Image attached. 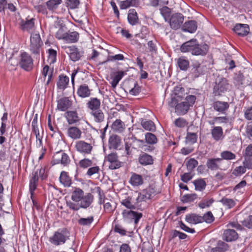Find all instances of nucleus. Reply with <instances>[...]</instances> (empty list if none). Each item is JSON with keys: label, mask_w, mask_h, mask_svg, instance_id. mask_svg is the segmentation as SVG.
I'll use <instances>...</instances> for the list:
<instances>
[{"label": "nucleus", "mask_w": 252, "mask_h": 252, "mask_svg": "<svg viewBox=\"0 0 252 252\" xmlns=\"http://www.w3.org/2000/svg\"><path fill=\"white\" fill-rule=\"evenodd\" d=\"M196 100V96L193 95H189L186 97L185 101L178 103L175 107L177 112L182 115L186 114L189 107L193 105Z\"/></svg>", "instance_id": "obj_1"}, {"label": "nucleus", "mask_w": 252, "mask_h": 252, "mask_svg": "<svg viewBox=\"0 0 252 252\" xmlns=\"http://www.w3.org/2000/svg\"><path fill=\"white\" fill-rule=\"evenodd\" d=\"M43 45L40 35L39 33H33L31 35L30 50L35 55L39 56L40 48Z\"/></svg>", "instance_id": "obj_2"}, {"label": "nucleus", "mask_w": 252, "mask_h": 252, "mask_svg": "<svg viewBox=\"0 0 252 252\" xmlns=\"http://www.w3.org/2000/svg\"><path fill=\"white\" fill-rule=\"evenodd\" d=\"M229 89V84L226 78L218 77L214 87L213 94L215 96L220 95Z\"/></svg>", "instance_id": "obj_3"}, {"label": "nucleus", "mask_w": 252, "mask_h": 252, "mask_svg": "<svg viewBox=\"0 0 252 252\" xmlns=\"http://www.w3.org/2000/svg\"><path fill=\"white\" fill-rule=\"evenodd\" d=\"M19 64L20 67L26 71H30L33 68V60L31 56L26 52L21 54Z\"/></svg>", "instance_id": "obj_4"}, {"label": "nucleus", "mask_w": 252, "mask_h": 252, "mask_svg": "<svg viewBox=\"0 0 252 252\" xmlns=\"http://www.w3.org/2000/svg\"><path fill=\"white\" fill-rule=\"evenodd\" d=\"M105 160L109 162V168L111 170L119 169L123 165V162L119 160V157L116 153L108 154L105 157Z\"/></svg>", "instance_id": "obj_5"}, {"label": "nucleus", "mask_w": 252, "mask_h": 252, "mask_svg": "<svg viewBox=\"0 0 252 252\" xmlns=\"http://www.w3.org/2000/svg\"><path fill=\"white\" fill-rule=\"evenodd\" d=\"M122 216L125 221L131 222L134 220V223L137 224L142 217V214L141 213H137L131 210H124L122 212Z\"/></svg>", "instance_id": "obj_6"}, {"label": "nucleus", "mask_w": 252, "mask_h": 252, "mask_svg": "<svg viewBox=\"0 0 252 252\" xmlns=\"http://www.w3.org/2000/svg\"><path fill=\"white\" fill-rule=\"evenodd\" d=\"M75 148L78 152L85 155L91 154L93 148L91 144L79 140L76 142Z\"/></svg>", "instance_id": "obj_7"}, {"label": "nucleus", "mask_w": 252, "mask_h": 252, "mask_svg": "<svg viewBox=\"0 0 252 252\" xmlns=\"http://www.w3.org/2000/svg\"><path fill=\"white\" fill-rule=\"evenodd\" d=\"M66 241V236L65 234V231H56L54 235L49 238V241L52 244L55 246H59L63 245L65 243Z\"/></svg>", "instance_id": "obj_8"}, {"label": "nucleus", "mask_w": 252, "mask_h": 252, "mask_svg": "<svg viewBox=\"0 0 252 252\" xmlns=\"http://www.w3.org/2000/svg\"><path fill=\"white\" fill-rule=\"evenodd\" d=\"M155 194V190L154 189L151 187H149L139 193L138 196L136 197V200H137L139 204H141L142 202H145L151 199Z\"/></svg>", "instance_id": "obj_9"}, {"label": "nucleus", "mask_w": 252, "mask_h": 252, "mask_svg": "<svg viewBox=\"0 0 252 252\" xmlns=\"http://www.w3.org/2000/svg\"><path fill=\"white\" fill-rule=\"evenodd\" d=\"M184 20L183 15L180 13L172 14L169 19V22L171 28L175 30L179 29Z\"/></svg>", "instance_id": "obj_10"}, {"label": "nucleus", "mask_w": 252, "mask_h": 252, "mask_svg": "<svg viewBox=\"0 0 252 252\" xmlns=\"http://www.w3.org/2000/svg\"><path fill=\"white\" fill-rule=\"evenodd\" d=\"M52 162L53 164L61 163L64 166H67L70 163V159L66 153L61 151L54 155Z\"/></svg>", "instance_id": "obj_11"}, {"label": "nucleus", "mask_w": 252, "mask_h": 252, "mask_svg": "<svg viewBox=\"0 0 252 252\" xmlns=\"http://www.w3.org/2000/svg\"><path fill=\"white\" fill-rule=\"evenodd\" d=\"M208 70L206 65L200 63L198 62H195L192 64L191 73L195 78L198 77L200 75L204 74Z\"/></svg>", "instance_id": "obj_12"}, {"label": "nucleus", "mask_w": 252, "mask_h": 252, "mask_svg": "<svg viewBox=\"0 0 252 252\" xmlns=\"http://www.w3.org/2000/svg\"><path fill=\"white\" fill-rule=\"evenodd\" d=\"M72 101L69 97H63L57 101V109L61 111H65L70 108Z\"/></svg>", "instance_id": "obj_13"}, {"label": "nucleus", "mask_w": 252, "mask_h": 252, "mask_svg": "<svg viewBox=\"0 0 252 252\" xmlns=\"http://www.w3.org/2000/svg\"><path fill=\"white\" fill-rule=\"evenodd\" d=\"M65 49L66 52L69 55L70 59L73 62L80 60L83 53L79 51L74 46L65 47Z\"/></svg>", "instance_id": "obj_14"}, {"label": "nucleus", "mask_w": 252, "mask_h": 252, "mask_svg": "<svg viewBox=\"0 0 252 252\" xmlns=\"http://www.w3.org/2000/svg\"><path fill=\"white\" fill-rule=\"evenodd\" d=\"M121 204L130 210L138 209L141 206V204H139L136 198L134 199L132 196H128L125 199L122 200Z\"/></svg>", "instance_id": "obj_15"}, {"label": "nucleus", "mask_w": 252, "mask_h": 252, "mask_svg": "<svg viewBox=\"0 0 252 252\" xmlns=\"http://www.w3.org/2000/svg\"><path fill=\"white\" fill-rule=\"evenodd\" d=\"M67 123L69 125H73L80 122L81 119L76 110L67 111L64 114Z\"/></svg>", "instance_id": "obj_16"}, {"label": "nucleus", "mask_w": 252, "mask_h": 252, "mask_svg": "<svg viewBox=\"0 0 252 252\" xmlns=\"http://www.w3.org/2000/svg\"><path fill=\"white\" fill-rule=\"evenodd\" d=\"M38 180L39 177L37 170L32 172L30 180L29 190L31 193V198L33 196L34 191L37 187Z\"/></svg>", "instance_id": "obj_17"}, {"label": "nucleus", "mask_w": 252, "mask_h": 252, "mask_svg": "<svg viewBox=\"0 0 252 252\" xmlns=\"http://www.w3.org/2000/svg\"><path fill=\"white\" fill-rule=\"evenodd\" d=\"M196 41L197 39L192 38L184 43L180 47L181 52L182 53L190 52L193 55Z\"/></svg>", "instance_id": "obj_18"}, {"label": "nucleus", "mask_w": 252, "mask_h": 252, "mask_svg": "<svg viewBox=\"0 0 252 252\" xmlns=\"http://www.w3.org/2000/svg\"><path fill=\"white\" fill-rule=\"evenodd\" d=\"M214 109L221 114H225L229 108L228 102L221 101H216L212 104Z\"/></svg>", "instance_id": "obj_19"}, {"label": "nucleus", "mask_w": 252, "mask_h": 252, "mask_svg": "<svg viewBox=\"0 0 252 252\" xmlns=\"http://www.w3.org/2000/svg\"><path fill=\"white\" fill-rule=\"evenodd\" d=\"M234 32L241 36H246L250 32L248 25L244 24H237L233 28Z\"/></svg>", "instance_id": "obj_20"}, {"label": "nucleus", "mask_w": 252, "mask_h": 252, "mask_svg": "<svg viewBox=\"0 0 252 252\" xmlns=\"http://www.w3.org/2000/svg\"><path fill=\"white\" fill-rule=\"evenodd\" d=\"M222 162V158H210L208 159L206 162L207 168L211 170H221L220 167V164Z\"/></svg>", "instance_id": "obj_21"}, {"label": "nucleus", "mask_w": 252, "mask_h": 252, "mask_svg": "<svg viewBox=\"0 0 252 252\" xmlns=\"http://www.w3.org/2000/svg\"><path fill=\"white\" fill-rule=\"evenodd\" d=\"M238 238V234L233 229H228L224 231L222 238L226 242H231L236 240Z\"/></svg>", "instance_id": "obj_22"}, {"label": "nucleus", "mask_w": 252, "mask_h": 252, "mask_svg": "<svg viewBox=\"0 0 252 252\" xmlns=\"http://www.w3.org/2000/svg\"><path fill=\"white\" fill-rule=\"evenodd\" d=\"M209 47L206 44H199L197 40L192 55L204 56L208 51Z\"/></svg>", "instance_id": "obj_23"}, {"label": "nucleus", "mask_w": 252, "mask_h": 252, "mask_svg": "<svg viewBox=\"0 0 252 252\" xmlns=\"http://www.w3.org/2000/svg\"><path fill=\"white\" fill-rule=\"evenodd\" d=\"M197 23L195 20L186 21L182 26L181 29L184 32L194 33L197 30Z\"/></svg>", "instance_id": "obj_24"}, {"label": "nucleus", "mask_w": 252, "mask_h": 252, "mask_svg": "<svg viewBox=\"0 0 252 252\" xmlns=\"http://www.w3.org/2000/svg\"><path fill=\"white\" fill-rule=\"evenodd\" d=\"M94 196L91 193H87L81 199L80 205L81 208L87 209L94 201Z\"/></svg>", "instance_id": "obj_25"}, {"label": "nucleus", "mask_w": 252, "mask_h": 252, "mask_svg": "<svg viewBox=\"0 0 252 252\" xmlns=\"http://www.w3.org/2000/svg\"><path fill=\"white\" fill-rule=\"evenodd\" d=\"M121 143L120 136L113 134L110 136L108 141L109 148L110 149H117Z\"/></svg>", "instance_id": "obj_26"}, {"label": "nucleus", "mask_w": 252, "mask_h": 252, "mask_svg": "<svg viewBox=\"0 0 252 252\" xmlns=\"http://www.w3.org/2000/svg\"><path fill=\"white\" fill-rule=\"evenodd\" d=\"M69 81L68 77L63 74L59 75L57 86L58 89L64 90L67 87Z\"/></svg>", "instance_id": "obj_27"}, {"label": "nucleus", "mask_w": 252, "mask_h": 252, "mask_svg": "<svg viewBox=\"0 0 252 252\" xmlns=\"http://www.w3.org/2000/svg\"><path fill=\"white\" fill-rule=\"evenodd\" d=\"M68 136L73 139H80L81 137L82 131L76 126H70L67 129Z\"/></svg>", "instance_id": "obj_28"}, {"label": "nucleus", "mask_w": 252, "mask_h": 252, "mask_svg": "<svg viewBox=\"0 0 252 252\" xmlns=\"http://www.w3.org/2000/svg\"><path fill=\"white\" fill-rule=\"evenodd\" d=\"M213 138L217 141L222 140L223 138V129L221 126H214L211 131Z\"/></svg>", "instance_id": "obj_29"}, {"label": "nucleus", "mask_w": 252, "mask_h": 252, "mask_svg": "<svg viewBox=\"0 0 252 252\" xmlns=\"http://www.w3.org/2000/svg\"><path fill=\"white\" fill-rule=\"evenodd\" d=\"M100 100L96 97H91L87 103V106L92 111L100 109Z\"/></svg>", "instance_id": "obj_30"}, {"label": "nucleus", "mask_w": 252, "mask_h": 252, "mask_svg": "<svg viewBox=\"0 0 252 252\" xmlns=\"http://www.w3.org/2000/svg\"><path fill=\"white\" fill-rule=\"evenodd\" d=\"M34 18H32L30 20H22L20 24L21 29L24 31L30 32L34 27Z\"/></svg>", "instance_id": "obj_31"}, {"label": "nucleus", "mask_w": 252, "mask_h": 252, "mask_svg": "<svg viewBox=\"0 0 252 252\" xmlns=\"http://www.w3.org/2000/svg\"><path fill=\"white\" fill-rule=\"evenodd\" d=\"M138 161L140 164L147 165L153 163V159L151 156L145 153H142L138 158Z\"/></svg>", "instance_id": "obj_32"}, {"label": "nucleus", "mask_w": 252, "mask_h": 252, "mask_svg": "<svg viewBox=\"0 0 252 252\" xmlns=\"http://www.w3.org/2000/svg\"><path fill=\"white\" fill-rule=\"evenodd\" d=\"M77 94L81 97H87L91 95V90L87 85L84 84L79 87Z\"/></svg>", "instance_id": "obj_33"}, {"label": "nucleus", "mask_w": 252, "mask_h": 252, "mask_svg": "<svg viewBox=\"0 0 252 252\" xmlns=\"http://www.w3.org/2000/svg\"><path fill=\"white\" fill-rule=\"evenodd\" d=\"M186 221L191 224H197L202 222V216L196 214H189L186 216Z\"/></svg>", "instance_id": "obj_34"}, {"label": "nucleus", "mask_w": 252, "mask_h": 252, "mask_svg": "<svg viewBox=\"0 0 252 252\" xmlns=\"http://www.w3.org/2000/svg\"><path fill=\"white\" fill-rule=\"evenodd\" d=\"M79 34L77 32H66L64 41L68 43H73L77 42Z\"/></svg>", "instance_id": "obj_35"}, {"label": "nucleus", "mask_w": 252, "mask_h": 252, "mask_svg": "<svg viewBox=\"0 0 252 252\" xmlns=\"http://www.w3.org/2000/svg\"><path fill=\"white\" fill-rule=\"evenodd\" d=\"M60 181L65 187H69L72 184V181L67 172L62 171L59 178Z\"/></svg>", "instance_id": "obj_36"}, {"label": "nucleus", "mask_w": 252, "mask_h": 252, "mask_svg": "<svg viewBox=\"0 0 252 252\" xmlns=\"http://www.w3.org/2000/svg\"><path fill=\"white\" fill-rule=\"evenodd\" d=\"M112 130L117 132H122L126 128L125 125L120 119H117L111 126Z\"/></svg>", "instance_id": "obj_37"}, {"label": "nucleus", "mask_w": 252, "mask_h": 252, "mask_svg": "<svg viewBox=\"0 0 252 252\" xmlns=\"http://www.w3.org/2000/svg\"><path fill=\"white\" fill-rule=\"evenodd\" d=\"M141 125L146 130L154 132L156 130V126L154 123L151 120H142Z\"/></svg>", "instance_id": "obj_38"}, {"label": "nucleus", "mask_w": 252, "mask_h": 252, "mask_svg": "<svg viewBox=\"0 0 252 252\" xmlns=\"http://www.w3.org/2000/svg\"><path fill=\"white\" fill-rule=\"evenodd\" d=\"M129 183L133 186H139L143 184V179L141 175L133 173L130 178Z\"/></svg>", "instance_id": "obj_39"}, {"label": "nucleus", "mask_w": 252, "mask_h": 252, "mask_svg": "<svg viewBox=\"0 0 252 252\" xmlns=\"http://www.w3.org/2000/svg\"><path fill=\"white\" fill-rule=\"evenodd\" d=\"M127 20L129 23L132 26L135 25L138 23V17L135 9H132L129 10L127 15Z\"/></svg>", "instance_id": "obj_40"}, {"label": "nucleus", "mask_w": 252, "mask_h": 252, "mask_svg": "<svg viewBox=\"0 0 252 252\" xmlns=\"http://www.w3.org/2000/svg\"><path fill=\"white\" fill-rule=\"evenodd\" d=\"M178 67L182 70H187L189 65V61L186 57L182 56L178 58L177 61Z\"/></svg>", "instance_id": "obj_41"}, {"label": "nucleus", "mask_w": 252, "mask_h": 252, "mask_svg": "<svg viewBox=\"0 0 252 252\" xmlns=\"http://www.w3.org/2000/svg\"><path fill=\"white\" fill-rule=\"evenodd\" d=\"M139 4L138 0H125L120 2V7L121 9H125L130 6H138Z\"/></svg>", "instance_id": "obj_42"}, {"label": "nucleus", "mask_w": 252, "mask_h": 252, "mask_svg": "<svg viewBox=\"0 0 252 252\" xmlns=\"http://www.w3.org/2000/svg\"><path fill=\"white\" fill-rule=\"evenodd\" d=\"M195 187V190L196 191H203L207 186L206 183L204 179H197L193 181Z\"/></svg>", "instance_id": "obj_43"}, {"label": "nucleus", "mask_w": 252, "mask_h": 252, "mask_svg": "<svg viewBox=\"0 0 252 252\" xmlns=\"http://www.w3.org/2000/svg\"><path fill=\"white\" fill-rule=\"evenodd\" d=\"M84 195V192L79 188H75L73 191L71 195V199L75 202H78Z\"/></svg>", "instance_id": "obj_44"}, {"label": "nucleus", "mask_w": 252, "mask_h": 252, "mask_svg": "<svg viewBox=\"0 0 252 252\" xmlns=\"http://www.w3.org/2000/svg\"><path fill=\"white\" fill-rule=\"evenodd\" d=\"M95 122L100 123L104 120V114L101 110L99 109L91 112Z\"/></svg>", "instance_id": "obj_45"}, {"label": "nucleus", "mask_w": 252, "mask_h": 252, "mask_svg": "<svg viewBox=\"0 0 252 252\" xmlns=\"http://www.w3.org/2000/svg\"><path fill=\"white\" fill-rule=\"evenodd\" d=\"M185 89L181 86H178L174 88L173 94L175 95V98L177 100L182 99L186 94Z\"/></svg>", "instance_id": "obj_46"}, {"label": "nucleus", "mask_w": 252, "mask_h": 252, "mask_svg": "<svg viewBox=\"0 0 252 252\" xmlns=\"http://www.w3.org/2000/svg\"><path fill=\"white\" fill-rule=\"evenodd\" d=\"M198 162L197 160L194 158H190L189 159L186 158V165L187 169L190 172L194 171L195 168L198 165Z\"/></svg>", "instance_id": "obj_47"}, {"label": "nucleus", "mask_w": 252, "mask_h": 252, "mask_svg": "<svg viewBox=\"0 0 252 252\" xmlns=\"http://www.w3.org/2000/svg\"><path fill=\"white\" fill-rule=\"evenodd\" d=\"M124 74L125 73L123 71H118L115 73V76L113 77L112 81L111 82V84L113 88H116L119 81L124 76Z\"/></svg>", "instance_id": "obj_48"}, {"label": "nucleus", "mask_w": 252, "mask_h": 252, "mask_svg": "<svg viewBox=\"0 0 252 252\" xmlns=\"http://www.w3.org/2000/svg\"><path fill=\"white\" fill-rule=\"evenodd\" d=\"M146 142L150 145H154L157 143L158 140L157 136L151 132H147L145 135Z\"/></svg>", "instance_id": "obj_49"}, {"label": "nucleus", "mask_w": 252, "mask_h": 252, "mask_svg": "<svg viewBox=\"0 0 252 252\" xmlns=\"http://www.w3.org/2000/svg\"><path fill=\"white\" fill-rule=\"evenodd\" d=\"M220 158H222V161L223 159L227 160L235 159L236 156L235 154L229 151H224L220 153Z\"/></svg>", "instance_id": "obj_50"}, {"label": "nucleus", "mask_w": 252, "mask_h": 252, "mask_svg": "<svg viewBox=\"0 0 252 252\" xmlns=\"http://www.w3.org/2000/svg\"><path fill=\"white\" fill-rule=\"evenodd\" d=\"M215 200L213 198L203 199L198 204L200 208L204 209L209 207L214 202Z\"/></svg>", "instance_id": "obj_51"}, {"label": "nucleus", "mask_w": 252, "mask_h": 252, "mask_svg": "<svg viewBox=\"0 0 252 252\" xmlns=\"http://www.w3.org/2000/svg\"><path fill=\"white\" fill-rule=\"evenodd\" d=\"M93 216H90L88 218H81L78 220L79 225L81 226H90L94 221Z\"/></svg>", "instance_id": "obj_52"}, {"label": "nucleus", "mask_w": 252, "mask_h": 252, "mask_svg": "<svg viewBox=\"0 0 252 252\" xmlns=\"http://www.w3.org/2000/svg\"><path fill=\"white\" fill-rule=\"evenodd\" d=\"M197 135L196 133L188 132L186 137V143L193 144L196 142Z\"/></svg>", "instance_id": "obj_53"}, {"label": "nucleus", "mask_w": 252, "mask_h": 252, "mask_svg": "<svg viewBox=\"0 0 252 252\" xmlns=\"http://www.w3.org/2000/svg\"><path fill=\"white\" fill-rule=\"evenodd\" d=\"M197 198L196 193L187 194L181 197V201L183 203H190L194 201Z\"/></svg>", "instance_id": "obj_54"}, {"label": "nucleus", "mask_w": 252, "mask_h": 252, "mask_svg": "<svg viewBox=\"0 0 252 252\" xmlns=\"http://www.w3.org/2000/svg\"><path fill=\"white\" fill-rule=\"evenodd\" d=\"M220 202L228 209H231L234 207L236 205L235 201L233 199L227 198L225 197H223Z\"/></svg>", "instance_id": "obj_55"}, {"label": "nucleus", "mask_w": 252, "mask_h": 252, "mask_svg": "<svg viewBox=\"0 0 252 252\" xmlns=\"http://www.w3.org/2000/svg\"><path fill=\"white\" fill-rule=\"evenodd\" d=\"M160 14L166 21H168L171 16V9L167 6H163L160 9Z\"/></svg>", "instance_id": "obj_56"}, {"label": "nucleus", "mask_w": 252, "mask_h": 252, "mask_svg": "<svg viewBox=\"0 0 252 252\" xmlns=\"http://www.w3.org/2000/svg\"><path fill=\"white\" fill-rule=\"evenodd\" d=\"M244 155L245 158L243 162L244 166L246 169H252V157L247 155L245 152Z\"/></svg>", "instance_id": "obj_57"}, {"label": "nucleus", "mask_w": 252, "mask_h": 252, "mask_svg": "<svg viewBox=\"0 0 252 252\" xmlns=\"http://www.w3.org/2000/svg\"><path fill=\"white\" fill-rule=\"evenodd\" d=\"M93 164V161L89 158H85L79 161L78 165L80 167L87 168Z\"/></svg>", "instance_id": "obj_58"}, {"label": "nucleus", "mask_w": 252, "mask_h": 252, "mask_svg": "<svg viewBox=\"0 0 252 252\" xmlns=\"http://www.w3.org/2000/svg\"><path fill=\"white\" fill-rule=\"evenodd\" d=\"M48 61L50 63H54L56 61L57 51L53 49H49L48 51Z\"/></svg>", "instance_id": "obj_59"}, {"label": "nucleus", "mask_w": 252, "mask_h": 252, "mask_svg": "<svg viewBox=\"0 0 252 252\" xmlns=\"http://www.w3.org/2000/svg\"><path fill=\"white\" fill-rule=\"evenodd\" d=\"M62 2V0H49L46 2V5L50 10H53L57 7Z\"/></svg>", "instance_id": "obj_60"}, {"label": "nucleus", "mask_w": 252, "mask_h": 252, "mask_svg": "<svg viewBox=\"0 0 252 252\" xmlns=\"http://www.w3.org/2000/svg\"><path fill=\"white\" fill-rule=\"evenodd\" d=\"M244 80V76L241 73L236 74L234 77V84L235 85L239 87L241 85H243V81Z\"/></svg>", "instance_id": "obj_61"}, {"label": "nucleus", "mask_w": 252, "mask_h": 252, "mask_svg": "<svg viewBox=\"0 0 252 252\" xmlns=\"http://www.w3.org/2000/svg\"><path fill=\"white\" fill-rule=\"evenodd\" d=\"M174 124L178 127L183 128L188 125L187 121L183 118H179L174 121Z\"/></svg>", "instance_id": "obj_62"}, {"label": "nucleus", "mask_w": 252, "mask_h": 252, "mask_svg": "<svg viewBox=\"0 0 252 252\" xmlns=\"http://www.w3.org/2000/svg\"><path fill=\"white\" fill-rule=\"evenodd\" d=\"M203 219L202 222L205 221L207 223H210L214 220V217L211 212L209 211L202 217Z\"/></svg>", "instance_id": "obj_63"}, {"label": "nucleus", "mask_w": 252, "mask_h": 252, "mask_svg": "<svg viewBox=\"0 0 252 252\" xmlns=\"http://www.w3.org/2000/svg\"><path fill=\"white\" fill-rule=\"evenodd\" d=\"M66 32L63 27H61L56 33L55 36L58 39L64 40Z\"/></svg>", "instance_id": "obj_64"}]
</instances>
